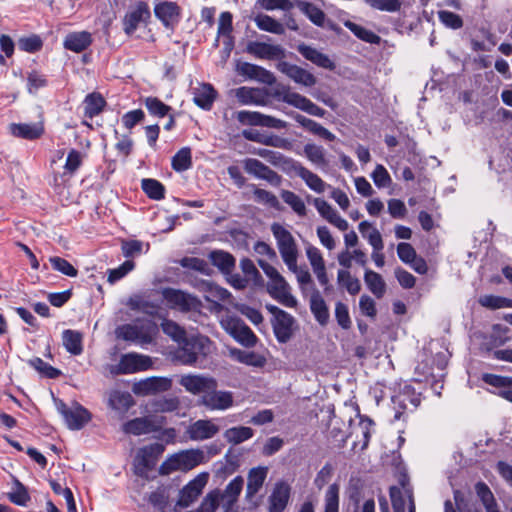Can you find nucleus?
Instances as JSON below:
<instances>
[{"label":"nucleus","instance_id":"nucleus-63","mask_svg":"<svg viewBox=\"0 0 512 512\" xmlns=\"http://www.w3.org/2000/svg\"><path fill=\"white\" fill-rule=\"evenodd\" d=\"M482 380L488 385L503 388L502 390L512 389V377L486 373L483 374Z\"/></svg>","mask_w":512,"mask_h":512},{"label":"nucleus","instance_id":"nucleus-19","mask_svg":"<svg viewBox=\"0 0 512 512\" xmlns=\"http://www.w3.org/2000/svg\"><path fill=\"white\" fill-rule=\"evenodd\" d=\"M246 51L260 59L276 60L285 57V50L280 45L252 41L246 46Z\"/></svg>","mask_w":512,"mask_h":512},{"label":"nucleus","instance_id":"nucleus-27","mask_svg":"<svg viewBox=\"0 0 512 512\" xmlns=\"http://www.w3.org/2000/svg\"><path fill=\"white\" fill-rule=\"evenodd\" d=\"M289 498V486L285 483L277 484L269 498V512H283L288 504Z\"/></svg>","mask_w":512,"mask_h":512},{"label":"nucleus","instance_id":"nucleus-40","mask_svg":"<svg viewBox=\"0 0 512 512\" xmlns=\"http://www.w3.org/2000/svg\"><path fill=\"white\" fill-rule=\"evenodd\" d=\"M134 405L133 397L129 392L113 391L109 396V406L119 412H126Z\"/></svg>","mask_w":512,"mask_h":512},{"label":"nucleus","instance_id":"nucleus-28","mask_svg":"<svg viewBox=\"0 0 512 512\" xmlns=\"http://www.w3.org/2000/svg\"><path fill=\"white\" fill-rule=\"evenodd\" d=\"M267 467L252 468L248 473L246 496L252 498L262 488L267 477Z\"/></svg>","mask_w":512,"mask_h":512},{"label":"nucleus","instance_id":"nucleus-1","mask_svg":"<svg viewBox=\"0 0 512 512\" xmlns=\"http://www.w3.org/2000/svg\"><path fill=\"white\" fill-rule=\"evenodd\" d=\"M258 265L264 271L266 276L270 279L267 285V290L271 297L277 300L280 304L294 308L297 305L296 298L290 293V287L284 277L278 272V270L267 263L266 261L259 259Z\"/></svg>","mask_w":512,"mask_h":512},{"label":"nucleus","instance_id":"nucleus-5","mask_svg":"<svg viewBox=\"0 0 512 512\" xmlns=\"http://www.w3.org/2000/svg\"><path fill=\"white\" fill-rule=\"evenodd\" d=\"M163 299L170 309L183 313L198 311L202 307L201 301L194 295L175 288H163L161 291Z\"/></svg>","mask_w":512,"mask_h":512},{"label":"nucleus","instance_id":"nucleus-62","mask_svg":"<svg viewBox=\"0 0 512 512\" xmlns=\"http://www.w3.org/2000/svg\"><path fill=\"white\" fill-rule=\"evenodd\" d=\"M371 177L378 188H387L392 183L387 169L381 164L376 165Z\"/></svg>","mask_w":512,"mask_h":512},{"label":"nucleus","instance_id":"nucleus-15","mask_svg":"<svg viewBox=\"0 0 512 512\" xmlns=\"http://www.w3.org/2000/svg\"><path fill=\"white\" fill-rule=\"evenodd\" d=\"M188 392L195 395H204L209 389L217 388V381L204 375H184L179 381Z\"/></svg>","mask_w":512,"mask_h":512},{"label":"nucleus","instance_id":"nucleus-3","mask_svg":"<svg viewBox=\"0 0 512 512\" xmlns=\"http://www.w3.org/2000/svg\"><path fill=\"white\" fill-rule=\"evenodd\" d=\"M271 231L276 239L277 248L283 262L287 265L288 269L296 268L298 247L291 232L279 223H273Z\"/></svg>","mask_w":512,"mask_h":512},{"label":"nucleus","instance_id":"nucleus-2","mask_svg":"<svg viewBox=\"0 0 512 512\" xmlns=\"http://www.w3.org/2000/svg\"><path fill=\"white\" fill-rule=\"evenodd\" d=\"M211 347L212 342L206 336L185 337L174 352V358L182 364L191 365L197 361L199 356H207L211 352Z\"/></svg>","mask_w":512,"mask_h":512},{"label":"nucleus","instance_id":"nucleus-64","mask_svg":"<svg viewBox=\"0 0 512 512\" xmlns=\"http://www.w3.org/2000/svg\"><path fill=\"white\" fill-rule=\"evenodd\" d=\"M145 106L152 115L158 117H164L171 109L170 106L164 104L162 101L155 97H148L145 100Z\"/></svg>","mask_w":512,"mask_h":512},{"label":"nucleus","instance_id":"nucleus-54","mask_svg":"<svg viewBox=\"0 0 512 512\" xmlns=\"http://www.w3.org/2000/svg\"><path fill=\"white\" fill-rule=\"evenodd\" d=\"M304 153L306 157L318 166H326L327 161L325 158V150L322 146L316 144H306L304 146Z\"/></svg>","mask_w":512,"mask_h":512},{"label":"nucleus","instance_id":"nucleus-8","mask_svg":"<svg viewBox=\"0 0 512 512\" xmlns=\"http://www.w3.org/2000/svg\"><path fill=\"white\" fill-rule=\"evenodd\" d=\"M57 410L71 430H79L91 419L89 411L78 403L68 407L63 401L57 402Z\"/></svg>","mask_w":512,"mask_h":512},{"label":"nucleus","instance_id":"nucleus-22","mask_svg":"<svg viewBox=\"0 0 512 512\" xmlns=\"http://www.w3.org/2000/svg\"><path fill=\"white\" fill-rule=\"evenodd\" d=\"M313 203L319 214L329 223L341 231H346L348 229V222L342 218L327 201L321 198H315Z\"/></svg>","mask_w":512,"mask_h":512},{"label":"nucleus","instance_id":"nucleus-52","mask_svg":"<svg viewBox=\"0 0 512 512\" xmlns=\"http://www.w3.org/2000/svg\"><path fill=\"white\" fill-rule=\"evenodd\" d=\"M141 187L147 196L154 200H161L164 198L165 188L155 179H143Z\"/></svg>","mask_w":512,"mask_h":512},{"label":"nucleus","instance_id":"nucleus-53","mask_svg":"<svg viewBox=\"0 0 512 512\" xmlns=\"http://www.w3.org/2000/svg\"><path fill=\"white\" fill-rule=\"evenodd\" d=\"M405 489H411L403 484V490L399 487L392 486L389 490L391 503L394 512H405L407 494Z\"/></svg>","mask_w":512,"mask_h":512},{"label":"nucleus","instance_id":"nucleus-33","mask_svg":"<svg viewBox=\"0 0 512 512\" xmlns=\"http://www.w3.org/2000/svg\"><path fill=\"white\" fill-rule=\"evenodd\" d=\"M243 484V478L241 476H237L229 482L221 493L220 498L228 505V508L232 509V506L236 503L238 496L242 491Z\"/></svg>","mask_w":512,"mask_h":512},{"label":"nucleus","instance_id":"nucleus-42","mask_svg":"<svg viewBox=\"0 0 512 512\" xmlns=\"http://www.w3.org/2000/svg\"><path fill=\"white\" fill-rule=\"evenodd\" d=\"M298 8L300 9V11L305 14L309 20L319 26V27H323L324 26V22H325V13L320 9L318 8L316 5L312 4V3H309V2H299L298 3Z\"/></svg>","mask_w":512,"mask_h":512},{"label":"nucleus","instance_id":"nucleus-9","mask_svg":"<svg viewBox=\"0 0 512 512\" xmlns=\"http://www.w3.org/2000/svg\"><path fill=\"white\" fill-rule=\"evenodd\" d=\"M199 403L211 411L227 410L234 404L233 393L230 391L217 390V388L209 389L206 394L202 395Z\"/></svg>","mask_w":512,"mask_h":512},{"label":"nucleus","instance_id":"nucleus-20","mask_svg":"<svg viewBox=\"0 0 512 512\" xmlns=\"http://www.w3.org/2000/svg\"><path fill=\"white\" fill-rule=\"evenodd\" d=\"M207 482V475H199L197 478L189 482L181 491L177 506L186 508L190 506L201 494Z\"/></svg>","mask_w":512,"mask_h":512},{"label":"nucleus","instance_id":"nucleus-25","mask_svg":"<svg viewBox=\"0 0 512 512\" xmlns=\"http://www.w3.org/2000/svg\"><path fill=\"white\" fill-rule=\"evenodd\" d=\"M217 96L216 90L209 83L201 84L193 91L194 103L204 109L210 110Z\"/></svg>","mask_w":512,"mask_h":512},{"label":"nucleus","instance_id":"nucleus-17","mask_svg":"<svg viewBox=\"0 0 512 512\" xmlns=\"http://www.w3.org/2000/svg\"><path fill=\"white\" fill-rule=\"evenodd\" d=\"M151 366V359L148 356L137 353H128L121 357L118 366V374H131L137 371H143Z\"/></svg>","mask_w":512,"mask_h":512},{"label":"nucleus","instance_id":"nucleus-7","mask_svg":"<svg viewBox=\"0 0 512 512\" xmlns=\"http://www.w3.org/2000/svg\"><path fill=\"white\" fill-rule=\"evenodd\" d=\"M221 325L228 334L243 346L253 347L256 344L257 337L240 318L227 316L222 319Z\"/></svg>","mask_w":512,"mask_h":512},{"label":"nucleus","instance_id":"nucleus-44","mask_svg":"<svg viewBox=\"0 0 512 512\" xmlns=\"http://www.w3.org/2000/svg\"><path fill=\"white\" fill-rule=\"evenodd\" d=\"M254 432L250 427L239 426L227 429L224 438L233 445L240 444L253 436Z\"/></svg>","mask_w":512,"mask_h":512},{"label":"nucleus","instance_id":"nucleus-60","mask_svg":"<svg viewBox=\"0 0 512 512\" xmlns=\"http://www.w3.org/2000/svg\"><path fill=\"white\" fill-rule=\"evenodd\" d=\"M254 199L256 202L268 205L271 208L279 209L280 203L277 197L264 189L255 187L253 190Z\"/></svg>","mask_w":512,"mask_h":512},{"label":"nucleus","instance_id":"nucleus-39","mask_svg":"<svg viewBox=\"0 0 512 512\" xmlns=\"http://www.w3.org/2000/svg\"><path fill=\"white\" fill-rule=\"evenodd\" d=\"M340 486L333 483L328 486L324 494L323 512H339Z\"/></svg>","mask_w":512,"mask_h":512},{"label":"nucleus","instance_id":"nucleus-57","mask_svg":"<svg viewBox=\"0 0 512 512\" xmlns=\"http://www.w3.org/2000/svg\"><path fill=\"white\" fill-rule=\"evenodd\" d=\"M373 9L385 12H398L402 7L401 0H364Z\"/></svg>","mask_w":512,"mask_h":512},{"label":"nucleus","instance_id":"nucleus-10","mask_svg":"<svg viewBox=\"0 0 512 512\" xmlns=\"http://www.w3.org/2000/svg\"><path fill=\"white\" fill-rule=\"evenodd\" d=\"M164 423L163 417H139L126 422L123 431L126 434L142 435L158 431Z\"/></svg>","mask_w":512,"mask_h":512},{"label":"nucleus","instance_id":"nucleus-61","mask_svg":"<svg viewBox=\"0 0 512 512\" xmlns=\"http://www.w3.org/2000/svg\"><path fill=\"white\" fill-rule=\"evenodd\" d=\"M50 263L54 270L59 271L66 276L76 277L78 274L77 269L71 263L61 257H51Z\"/></svg>","mask_w":512,"mask_h":512},{"label":"nucleus","instance_id":"nucleus-56","mask_svg":"<svg viewBox=\"0 0 512 512\" xmlns=\"http://www.w3.org/2000/svg\"><path fill=\"white\" fill-rule=\"evenodd\" d=\"M28 364L33 367L35 370H37L39 373L43 374L44 376L55 379L60 376L61 372L49 365L48 363L44 362L39 357H34L28 361Z\"/></svg>","mask_w":512,"mask_h":512},{"label":"nucleus","instance_id":"nucleus-34","mask_svg":"<svg viewBox=\"0 0 512 512\" xmlns=\"http://www.w3.org/2000/svg\"><path fill=\"white\" fill-rule=\"evenodd\" d=\"M62 341L66 350L72 355H80L82 353V334L80 332L71 329L64 330Z\"/></svg>","mask_w":512,"mask_h":512},{"label":"nucleus","instance_id":"nucleus-31","mask_svg":"<svg viewBox=\"0 0 512 512\" xmlns=\"http://www.w3.org/2000/svg\"><path fill=\"white\" fill-rule=\"evenodd\" d=\"M11 133L20 138L24 139H37L43 134V126L41 124H11Z\"/></svg>","mask_w":512,"mask_h":512},{"label":"nucleus","instance_id":"nucleus-58","mask_svg":"<svg viewBox=\"0 0 512 512\" xmlns=\"http://www.w3.org/2000/svg\"><path fill=\"white\" fill-rule=\"evenodd\" d=\"M180 265L184 268L192 269L205 275H209L211 272V268L208 263L205 260L196 257H184L181 259Z\"/></svg>","mask_w":512,"mask_h":512},{"label":"nucleus","instance_id":"nucleus-13","mask_svg":"<svg viewBox=\"0 0 512 512\" xmlns=\"http://www.w3.org/2000/svg\"><path fill=\"white\" fill-rule=\"evenodd\" d=\"M277 69L295 83L305 87H312L317 82L316 77L312 73L298 65L291 64L286 61L279 62L277 64Z\"/></svg>","mask_w":512,"mask_h":512},{"label":"nucleus","instance_id":"nucleus-46","mask_svg":"<svg viewBox=\"0 0 512 512\" xmlns=\"http://www.w3.org/2000/svg\"><path fill=\"white\" fill-rule=\"evenodd\" d=\"M339 285L346 288L351 295H356L361 290V283L358 278L353 277L348 270H339L337 273Z\"/></svg>","mask_w":512,"mask_h":512},{"label":"nucleus","instance_id":"nucleus-12","mask_svg":"<svg viewBox=\"0 0 512 512\" xmlns=\"http://www.w3.org/2000/svg\"><path fill=\"white\" fill-rule=\"evenodd\" d=\"M282 100L295 107L298 108L312 116L316 117H324L326 114V111L314 104L310 99H308L305 96H302L299 93L291 92L289 89H286L282 93Z\"/></svg>","mask_w":512,"mask_h":512},{"label":"nucleus","instance_id":"nucleus-18","mask_svg":"<svg viewBox=\"0 0 512 512\" xmlns=\"http://www.w3.org/2000/svg\"><path fill=\"white\" fill-rule=\"evenodd\" d=\"M150 17V11L146 3L139 2L133 9L126 13L123 19V29L127 35H132L141 23Z\"/></svg>","mask_w":512,"mask_h":512},{"label":"nucleus","instance_id":"nucleus-47","mask_svg":"<svg viewBox=\"0 0 512 512\" xmlns=\"http://www.w3.org/2000/svg\"><path fill=\"white\" fill-rule=\"evenodd\" d=\"M85 115L93 118L98 115L105 106L104 98L98 93H91L85 98Z\"/></svg>","mask_w":512,"mask_h":512},{"label":"nucleus","instance_id":"nucleus-4","mask_svg":"<svg viewBox=\"0 0 512 512\" xmlns=\"http://www.w3.org/2000/svg\"><path fill=\"white\" fill-rule=\"evenodd\" d=\"M203 451L199 449L184 450L171 455L160 466V474L167 475L174 471H189L202 463Z\"/></svg>","mask_w":512,"mask_h":512},{"label":"nucleus","instance_id":"nucleus-24","mask_svg":"<svg viewBox=\"0 0 512 512\" xmlns=\"http://www.w3.org/2000/svg\"><path fill=\"white\" fill-rule=\"evenodd\" d=\"M310 310L314 315L316 321L325 326L329 321V309L328 306L317 289H314L309 300Z\"/></svg>","mask_w":512,"mask_h":512},{"label":"nucleus","instance_id":"nucleus-21","mask_svg":"<svg viewBox=\"0 0 512 512\" xmlns=\"http://www.w3.org/2000/svg\"><path fill=\"white\" fill-rule=\"evenodd\" d=\"M297 51L308 61L312 62L316 66L327 69V70H334L336 65L333 60L330 59V57L318 49L301 43L297 46Z\"/></svg>","mask_w":512,"mask_h":512},{"label":"nucleus","instance_id":"nucleus-29","mask_svg":"<svg viewBox=\"0 0 512 512\" xmlns=\"http://www.w3.org/2000/svg\"><path fill=\"white\" fill-rule=\"evenodd\" d=\"M293 118L299 125L314 135H317L328 141H333L336 138L335 135L328 129L310 118H307L301 114H295Z\"/></svg>","mask_w":512,"mask_h":512},{"label":"nucleus","instance_id":"nucleus-55","mask_svg":"<svg viewBox=\"0 0 512 512\" xmlns=\"http://www.w3.org/2000/svg\"><path fill=\"white\" fill-rule=\"evenodd\" d=\"M439 21L447 28L458 30L463 27V19L460 15L447 10L437 12Z\"/></svg>","mask_w":512,"mask_h":512},{"label":"nucleus","instance_id":"nucleus-35","mask_svg":"<svg viewBox=\"0 0 512 512\" xmlns=\"http://www.w3.org/2000/svg\"><path fill=\"white\" fill-rule=\"evenodd\" d=\"M358 229L362 236L366 238L373 250H382L384 247L380 232L368 221L360 222Z\"/></svg>","mask_w":512,"mask_h":512},{"label":"nucleus","instance_id":"nucleus-32","mask_svg":"<svg viewBox=\"0 0 512 512\" xmlns=\"http://www.w3.org/2000/svg\"><path fill=\"white\" fill-rule=\"evenodd\" d=\"M364 282L376 298L383 297L386 292V284L379 273L367 269L364 274Z\"/></svg>","mask_w":512,"mask_h":512},{"label":"nucleus","instance_id":"nucleus-23","mask_svg":"<svg viewBox=\"0 0 512 512\" xmlns=\"http://www.w3.org/2000/svg\"><path fill=\"white\" fill-rule=\"evenodd\" d=\"M294 318L286 311L272 321L273 330L280 343L288 342L293 334Z\"/></svg>","mask_w":512,"mask_h":512},{"label":"nucleus","instance_id":"nucleus-14","mask_svg":"<svg viewBox=\"0 0 512 512\" xmlns=\"http://www.w3.org/2000/svg\"><path fill=\"white\" fill-rule=\"evenodd\" d=\"M220 428L210 419H199L186 429V435L192 441H204L213 438Z\"/></svg>","mask_w":512,"mask_h":512},{"label":"nucleus","instance_id":"nucleus-36","mask_svg":"<svg viewBox=\"0 0 512 512\" xmlns=\"http://www.w3.org/2000/svg\"><path fill=\"white\" fill-rule=\"evenodd\" d=\"M209 258L214 266L219 268L224 274H229L235 267V258L228 252L213 251Z\"/></svg>","mask_w":512,"mask_h":512},{"label":"nucleus","instance_id":"nucleus-41","mask_svg":"<svg viewBox=\"0 0 512 512\" xmlns=\"http://www.w3.org/2000/svg\"><path fill=\"white\" fill-rule=\"evenodd\" d=\"M475 491L485 507L486 512H496L498 510L494 495L487 484L484 482H478L475 485Z\"/></svg>","mask_w":512,"mask_h":512},{"label":"nucleus","instance_id":"nucleus-45","mask_svg":"<svg viewBox=\"0 0 512 512\" xmlns=\"http://www.w3.org/2000/svg\"><path fill=\"white\" fill-rule=\"evenodd\" d=\"M172 168L176 172H183L191 168L192 156L189 147L181 148L172 158Z\"/></svg>","mask_w":512,"mask_h":512},{"label":"nucleus","instance_id":"nucleus-26","mask_svg":"<svg viewBox=\"0 0 512 512\" xmlns=\"http://www.w3.org/2000/svg\"><path fill=\"white\" fill-rule=\"evenodd\" d=\"M92 43V36L87 31L71 32L64 40V47L67 50L80 53L87 49Z\"/></svg>","mask_w":512,"mask_h":512},{"label":"nucleus","instance_id":"nucleus-49","mask_svg":"<svg viewBox=\"0 0 512 512\" xmlns=\"http://www.w3.org/2000/svg\"><path fill=\"white\" fill-rule=\"evenodd\" d=\"M479 304L488 309L512 308V299L495 296L483 295L478 300Z\"/></svg>","mask_w":512,"mask_h":512},{"label":"nucleus","instance_id":"nucleus-37","mask_svg":"<svg viewBox=\"0 0 512 512\" xmlns=\"http://www.w3.org/2000/svg\"><path fill=\"white\" fill-rule=\"evenodd\" d=\"M297 174L311 190L317 193H323L326 187H328V185L317 174L303 166L298 168Z\"/></svg>","mask_w":512,"mask_h":512},{"label":"nucleus","instance_id":"nucleus-11","mask_svg":"<svg viewBox=\"0 0 512 512\" xmlns=\"http://www.w3.org/2000/svg\"><path fill=\"white\" fill-rule=\"evenodd\" d=\"M244 170L259 179L266 180L273 186H279L282 182L281 176L267 165L255 158H247L243 161Z\"/></svg>","mask_w":512,"mask_h":512},{"label":"nucleus","instance_id":"nucleus-6","mask_svg":"<svg viewBox=\"0 0 512 512\" xmlns=\"http://www.w3.org/2000/svg\"><path fill=\"white\" fill-rule=\"evenodd\" d=\"M157 332L158 328L154 323L141 326L125 324L116 329V335L118 338L125 341H133L142 345L152 343Z\"/></svg>","mask_w":512,"mask_h":512},{"label":"nucleus","instance_id":"nucleus-30","mask_svg":"<svg viewBox=\"0 0 512 512\" xmlns=\"http://www.w3.org/2000/svg\"><path fill=\"white\" fill-rule=\"evenodd\" d=\"M156 17H158L165 26L172 25L179 15V7L173 2H162L156 5L154 9Z\"/></svg>","mask_w":512,"mask_h":512},{"label":"nucleus","instance_id":"nucleus-43","mask_svg":"<svg viewBox=\"0 0 512 512\" xmlns=\"http://www.w3.org/2000/svg\"><path fill=\"white\" fill-rule=\"evenodd\" d=\"M344 26L348 28L357 38L370 44H379L381 41L380 36L373 31L368 30L352 21H346Z\"/></svg>","mask_w":512,"mask_h":512},{"label":"nucleus","instance_id":"nucleus-48","mask_svg":"<svg viewBox=\"0 0 512 512\" xmlns=\"http://www.w3.org/2000/svg\"><path fill=\"white\" fill-rule=\"evenodd\" d=\"M231 354L240 363L253 367H262L266 361L263 356H260L254 352H247L236 349L231 351Z\"/></svg>","mask_w":512,"mask_h":512},{"label":"nucleus","instance_id":"nucleus-59","mask_svg":"<svg viewBox=\"0 0 512 512\" xmlns=\"http://www.w3.org/2000/svg\"><path fill=\"white\" fill-rule=\"evenodd\" d=\"M9 500L19 506H26L30 501L27 488L18 480L15 481V490L9 493Z\"/></svg>","mask_w":512,"mask_h":512},{"label":"nucleus","instance_id":"nucleus-16","mask_svg":"<svg viewBox=\"0 0 512 512\" xmlns=\"http://www.w3.org/2000/svg\"><path fill=\"white\" fill-rule=\"evenodd\" d=\"M171 380L165 377H149L133 385V392L139 396H148L165 392L171 388Z\"/></svg>","mask_w":512,"mask_h":512},{"label":"nucleus","instance_id":"nucleus-50","mask_svg":"<svg viewBox=\"0 0 512 512\" xmlns=\"http://www.w3.org/2000/svg\"><path fill=\"white\" fill-rule=\"evenodd\" d=\"M162 331L178 344L186 337V331L173 320L165 319L161 323Z\"/></svg>","mask_w":512,"mask_h":512},{"label":"nucleus","instance_id":"nucleus-51","mask_svg":"<svg viewBox=\"0 0 512 512\" xmlns=\"http://www.w3.org/2000/svg\"><path fill=\"white\" fill-rule=\"evenodd\" d=\"M281 198L296 214L299 216L306 215V205L297 194L289 190H283L281 192Z\"/></svg>","mask_w":512,"mask_h":512},{"label":"nucleus","instance_id":"nucleus-38","mask_svg":"<svg viewBox=\"0 0 512 512\" xmlns=\"http://www.w3.org/2000/svg\"><path fill=\"white\" fill-rule=\"evenodd\" d=\"M254 21L260 30L277 35H282L285 33L284 25L269 15L259 14L254 18Z\"/></svg>","mask_w":512,"mask_h":512}]
</instances>
